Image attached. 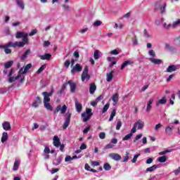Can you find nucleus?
Here are the masks:
<instances>
[{"instance_id": "f257e3e1", "label": "nucleus", "mask_w": 180, "mask_h": 180, "mask_svg": "<svg viewBox=\"0 0 180 180\" xmlns=\"http://www.w3.org/2000/svg\"><path fill=\"white\" fill-rule=\"evenodd\" d=\"M144 128V122L141 120H139L136 122L134 123V127L131 129V133H136L138 130H141Z\"/></svg>"}, {"instance_id": "f03ea898", "label": "nucleus", "mask_w": 180, "mask_h": 180, "mask_svg": "<svg viewBox=\"0 0 180 180\" xmlns=\"http://www.w3.org/2000/svg\"><path fill=\"white\" fill-rule=\"evenodd\" d=\"M94 114L92 113V109L87 108L86 109V112L82 113V117H83V122H86L91 117H92Z\"/></svg>"}, {"instance_id": "7ed1b4c3", "label": "nucleus", "mask_w": 180, "mask_h": 180, "mask_svg": "<svg viewBox=\"0 0 180 180\" xmlns=\"http://www.w3.org/2000/svg\"><path fill=\"white\" fill-rule=\"evenodd\" d=\"M9 47L15 48V45H13V43L12 42H8V44L4 45L0 44V49H4V53H6V54H11L12 53V49H9Z\"/></svg>"}, {"instance_id": "20e7f679", "label": "nucleus", "mask_w": 180, "mask_h": 180, "mask_svg": "<svg viewBox=\"0 0 180 180\" xmlns=\"http://www.w3.org/2000/svg\"><path fill=\"white\" fill-rule=\"evenodd\" d=\"M28 34L25 32H18L15 34L16 39H22V41H29Z\"/></svg>"}, {"instance_id": "39448f33", "label": "nucleus", "mask_w": 180, "mask_h": 180, "mask_svg": "<svg viewBox=\"0 0 180 180\" xmlns=\"http://www.w3.org/2000/svg\"><path fill=\"white\" fill-rule=\"evenodd\" d=\"M88 66H86L84 69V71L82 73V81L83 82L85 81V79H86V81H89V79L91 78V75L88 74Z\"/></svg>"}, {"instance_id": "423d86ee", "label": "nucleus", "mask_w": 180, "mask_h": 180, "mask_svg": "<svg viewBox=\"0 0 180 180\" xmlns=\"http://www.w3.org/2000/svg\"><path fill=\"white\" fill-rule=\"evenodd\" d=\"M60 111L61 115H64L65 112H67V105H63L61 106L60 105H58L56 108V110L53 111L54 115H56V113H58V112Z\"/></svg>"}, {"instance_id": "0eeeda50", "label": "nucleus", "mask_w": 180, "mask_h": 180, "mask_svg": "<svg viewBox=\"0 0 180 180\" xmlns=\"http://www.w3.org/2000/svg\"><path fill=\"white\" fill-rule=\"evenodd\" d=\"M71 112H67L66 114V120L63 126L64 130H65V129L70 126V122H71Z\"/></svg>"}, {"instance_id": "6e6552de", "label": "nucleus", "mask_w": 180, "mask_h": 180, "mask_svg": "<svg viewBox=\"0 0 180 180\" xmlns=\"http://www.w3.org/2000/svg\"><path fill=\"white\" fill-rule=\"evenodd\" d=\"M82 71V66L79 63H77L71 70V74H75V72H81Z\"/></svg>"}, {"instance_id": "1a4fd4ad", "label": "nucleus", "mask_w": 180, "mask_h": 180, "mask_svg": "<svg viewBox=\"0 0 180 180\" xmlns=\"http://www.w3.org/2000/svg\"><path fill=\"white\" fill-rule=\"evenodd\" d=\"M109 158L114 160V161H120L122 160V156L119 153H110Z\"/></svg>"}, {"instance_id": "9d476101", "label": "nucleus", "mask_w": 180, "mask_h": 180, "mask_svg": "<svg viewBox=\"0 0 180 180\" xmlns=\"http://www.w3.org/2000/svg\"><path fill=\"white\" fill-rule=\"evenodd\" d=\"M68 84H70V92H72V94H74V92H75V90L77 89V84H75V82H73L72 80L68 81Z\"/></svg>"}, {"instance_id": "9b49d317", "label": "nucleus", "mask_w": 180, "mask_h": 180, "mask_svg": "<svg viewBox=\"0 0 180 180\" xmlns=\"http://www.w3.org/2000/svg\"><path fill=\"white\" fill-rule=\"evenodd\" d=\"M30 68H32V63H29L25 68H22L20 70L19 73L20 74H26V72H27V71H29V70H30Z\"/></svg>"}, {"instance_id": "f8f14e48", "label": "nucleus", "mask_w": 180, "mask_h": 180, "mask_svg": "<svg viewBox=\"0 0 180 180\" xmlns=\"http://www.w3.org/2000/svg\"><path fill=\"white\" fill-rule=\"evenodd\" d=\"M153 102H154V98H150L146 105V112L147 113H150V112L151 111V109H153Z\"/></svg>"}, {"instance_id": "ddd939ff", "label": "nucleus", "mask_w": 180, "mask_h": 180, "mask_svg": "<svg viewBox=\"0 0 180 180\" xmlns=\"http://www.w3.org/2000/svg\"><path fill=\"white\" fill-rule=\"evenodd\" d=\"M37 57H39V58H41L43 60H46L47 61H50V60H51V55L50 53H45L44 55H37Z\"/></svg>"}, {"instance_id": "4468645a", "label": "nucleus", "mask_w": 180, "mask_h": 180, "mask_svg": "<svg viewBox=\"0 0 180 180\" xmlns=\"http://www.w3.org/2000/svg\"><path fill=\"white\" fill-rule=\"evenodd\" d=\"M174 71H176V65H171L167 67L165 72H174Z\"/></svg>"}, {"instance_id": "2eb2a0df", "label": "nucleus", "mask_w": 180, "mask_h": 180, "mask_svg": "<svg viewBox=\"0 0 180 180\" xmlns=\"http://www.w3.org/2000/svg\"><path fill=\"white\" fill-rule=\"evenodd\" d=\"M53 146L55 147H60L61 146V142H60V138L58 136H55L53 137Z\"/></svg>"}, {"instance_id": "dca6fc26", "label": "nucleus", "mask_w": 180, "mask_h": 180, "mask_svg": "<svg viewBox=\"0 0 180 180\" xmlns=\"http://www.w3.org/2000/svg\"><path fill=\"white\" fill-rule=\"evenodd\" d=\"M75 108L77 110V112L80 113L81 110H82V104L78 103V99L75 98Z\"/></svg>"}, {"instance_id": "f3484780", "label": "nucleus", "mask_w": 180, "mask_h": 180, "mask_svg": "<svg viewBox=\"0 0 180 180\" xmlns=\"http://www.w3.org/2000/svg\"><path fill=\"white\" fill-rule=\"evenodd\" d=\"M3 129L4 130H6V131H8V130H11V123L9 122H4L2 124Z\"/></svg>"}, {"instance_id": "a211bd4d", "label": "nucleus", "mask_w": 180, "mask_h": 180, "mask_svg": "<svg viewBox=\"0 0 180 180\" xmlns=\"http://www.w3.org/2000/svg\"><path fill=\"white\" fill-rule=\"evenodd\" d=\"M42 95H44V103H50V97L49 96V93L47 91H44Z\"/></svg>"}, {"instance_id": "6ab92c4d", "label": "nucleus", "mask_w": 180, "mask_h": 180, "mask_svg": "<svg viewBox=\"0 0 180 180\" xmlns=\"http://www.w3.org/2000/svg\"><path fill=\"white\" fill-rule=\"evenodd\" d=\"M96 91V84L95 83H91L90 84L89 87V92L91 95H94L95 94V91Z\"/></svg>"}, {"instance_id": "aec40b11", "label": "nucleus", "mask_w": 180, "mask_h": 180, "mask_svg": "<svg viewBox=\"0 0 180 180\" xmlns=\"http://www.w3.org/2000/svg\"><path fill=\"white\" fill-rule=\"evenodd\" d=\"M26 43H27V41H15V43H13V45H14L15 47H25V44H26Z\"/></svg>"}, {"instance_id": "412c9836", "label": "nucleus", "mask_w": 180, "mask_h": 180, "mask_svg": "<svg viewBox=\"0 0 180 180\" xmlns=\"http://www.w3.org/2000/svg\"><path fill=\"white\" fill-rule=\"evenodd\" d=\"M15 3L17 4L18 6L23 11L25 9V3L23 2V0H15Z\"/></svg>"}, {"instance_id": "4be33fe9", "label": "nucleus", "mask_w": 180, "mask_h": 180, "mask_svg": "<svg viewBox=\"0 0 180 180\" xmlns=\"http://www.w3.org/2000/svg\"><path fill=\"white\" fill-rule=\"evenodd\" d=\"M167 103V97H162V99L159 100L156 103V106H160V105H165Z\"/></svg>"}, {"instance_id": "5701e85b", "label": "nucleus", "mask_w": 180, "mask_h": 180, "mask_svg": "<svg viewBox=\"0 0 180 180\" xmlns=\"http://www.w3.org/2000/svg\"><path fill=\"white\" fill-rule=\"evenodd\" d=\"M40 103H41V98L38 96L37 97L35 101L32 103V106H34V108H37Z\"/></svg>"}, {"instance_id": "b1692460", "label": "nucleus", "mask_w": 180, "mask_h": 180, "mask_svg": "<svg viewBox=\"0 0 180 180\" xmlns=\"http://www.w3.org/2000/svg\"><path fill=\"white\" fill-rule=\"evenodd\" d=\"M113 72H115V70H111L110 73L107 74L108 82H112V79H113Z\"/></svg>"}, {"instance_id": "393cba45", "label": "nucleus", "mask_w": 180, "mask_h": 180, "mask_svg": "<svg viewBox=\"0 0 180 180\" xmlns=\"http://www.w3.org/2000/svg\"><path fill=\"white\" fill-rule=\"evenodd\" d=\"M133 64V61L131 60H126L124 63H122L121 65V70H124L127 65H131Z\"/></svg>"}, {"instance_id": "a878e982", "label": "nucleus", "mask_w": 180, "mask_h": 180, "mask_svg": "<svg viewBox=\"0 0 180 180\" xmlns=\"http://www.w3.org/2000/svg\"><path fill=\"white\" fill-rule=\"evenodd\" d=\"M149 61L150 63H153V64H161L162 63V60H161L160 59H155L154 58H150L149 59Z\"/></svg>"}, {"instance_id": "bb28decb", "label": "nucleus", "mask_w": 180, "mask_h": 180, "mask_svg": "<svg viewBox=\"0 0 180 180\" xmlns=\"http://www.w3.org/2000/svg\"><path fill=\"white\" fill-rule=\"evenodd\" d=\"M84 169L86 171H90V172H98V171L96 169L91 168V166H89V165L88 163L85 164Z\"/></svg>"}, {"instance_id": "cd10ccee", "label": "nucleus", "mask_w": 180, "mask_h": 180, "mask_svg": "<svg viewBox=\"0 0 180 180\" xmlns=\"http://www.w3.org/2000/svg\"><path fill=\"white\" fill-rule=\"evenodd\" d=\"M172 129H174V127L167 126L165 129V132L168 136H171L172 134Z\"/></svg>"}, {"instance_id": "c85d7f7f", "label": "nucleus", "mask_w": 180, "mask_h": 180, "mask_svg": "<svg viewBox=\"0 0 180 180\" xmlns=\"http://www.w3.org/2000/svg\"><path fill=\"white\" fill-rule=\"evenodd\" d=\"M157 168H158V165H154L151 166L150 167H148L146 169V172H153V171H155V169H157Z\"/></svg>"}, {"instance_id": "c756f323", "label": "nucleus", "mask_w": 180, "mask_h": 180, "mask_svg": "<svg viewBox=\"0 0 180 180\" xmlns=\"http://www.w3.org/2000/svg\"><path fill=\"white\" fill-rule=\"evenodd\" d=\"M133 134L134 133L131 132V133L128 134L124 138H122V141H126L127 140H130V139H131V137H133Z\"/></svg>"}, {"instance_id": "7c9ffc66", "label": "nucleus", "mask_w": 180, "mask_h": 180, "mask_svg": "<svg viewBox=\"0 0 180 180\" xmlns=\"http://www.w3.org/2000/svg\"><path fill=\"white\" fill-rule=\"evenodd\" d=\"M8 140V132H3L1 136V143H5Z\"/></svg>"}, {"instance_id": "2f4dec72", "label": "nucleus", "mask_w": 180, "mask_h": 180, "mask_svg": "<svg viewBox=\"0 0 180 180\" xmlns=\"http://www.w3.org/2000/svg\"><path fill=\"white\" fill-rule=\"evenodd\" d=\"M31 51L30 49H27V51H25V52L24 53V54L21 56V60H26V57H27V56H29V54H30Z\"/></svg>"}, {"instance_id": "473e14b6", "label": "nucleus", "mask_w": 180, "mask_h": 180, "mask_svg": "<svg viewBox=\"0 0 180 180\" xmlns=\"http://www.w3.org/2000/svg\"><path fill=\"white\" fill-rule=\"evenodd\" d=\"M12 65H13V60H10L4 64V67L6 70H8V68H11Z\"/></svg>"}, {"instance_id": "72a5a7b5", "label": "nucleus", "mask_w": 180, "mask_h": 180, "mask_svg": "<svg viewBox=\"0 0 180 180\" xmlns=\"http://www.w3.org/2000/svg\"><path fill=\"white\" fill-rule=\"evenodd\" d=\"M167 160H168V158L166 155H163L158 158V161H159V162H165Z\"/></svg>"}, {"instance_id": "f704fd0d", "label": "nucleus", "mask_w": 180, "mask_h": 180, "mask_svg": "<svg viewBox=\"0 0 180 180\" xmlns=\"http://www.w3.org/2000/svg\"><path fill=\"white\" fill-rule=\"evenodd\" d=\"M111 99H112V101H113L115 103H117V102H119V94H115L112 95Z\"/></svg>"}, {"instance_id": "c9c22d12", "label": "nucleus", "mask_w": 180, "mask_h": 180, "mask_svg": "<svg viewBox=\"0 0 180 180\" xmlns=\"http://www.w3.org/2000/svg\"><path fill=\"white\" fill-rule=\"evenodd\" d=\"M110 106V104L109 103L105 104L104 105V107L103 108V110H101V113H106V112H108V110L109 109Z\"/></svg>"}, {"instance_id": "e433bc0d", "label": "nucleus", "mask_w": 180, "mask_h": 180, "mask_svg": "<svg viewBox=\"0 0 180 180\" xmlns=\"http://www.w3.org/2000/svg\"><path fill=\"white\" fill-rule=\"evenodd\" d=\"M115 116H116V109L112 110V111L111 112L108 122H112V120H113V117H115Z\"/></svg>"}, {"instance_id": "4c0bfd02", "label": "nucleus", "mask_w": 180, "mask_h": 180, "mask_svg": "<svg viewBox=\"0 0 180 180\" xmlns=\"http://www.w3.org/2000/svg\"><path fill=\"white\" fill-rule=\"evenodd\" d=\"M44 108L47 109V110H51V112H52L53 107L51 106V105H50V103H44Z\"/></svg>"}, {"instance_id": "58836bf2", "label": "nucleus", "mask_w": 180, "mask_h": 180, "mask_svg": "<svg viewBox=\"0 0 180 180\" xmlns=\"http://www.w3.org/2000/svg\"><path fill=\"white\" fill-rule=\"evenodd\" d=\"M19 169V160H15L14 162L13 171H18Z\"/></svg>"}, {"instance_id": "ea45409f", "label": "nucleus", "mask_w": 180, "mask_h": 180, "mask_svg": "<svg viewBox=\"0 0 180 180\" xmlns=\"http://www.w3.org/2000/svg\"><path fill=\"white\" fill-rule=\"evenodd\" d=\"M47 67V65H42L37 70V74H41V72H43V71H44V70H46V68Z\"/></svg>"}, {"instance_id": "a19ab883", "label": "nucleus", "mask_w": 180, "mask_h": 180, "mask_svg": "<svg viewBox=\"0 0 180 180\" xmlns=\"http://www.w3.org/2000/svg\"><path fill=\"white\" fill-rule=\"evenodd\" d=\"M61 161H63V159L60 157L58 158L53 161V165H60V164H61Z\"/></svg>"}, {"instance_id": "79ce46f5", "label": "nucleus", "mask_w": 180, "mask_h": 180, "mask_svg": "<svg viewBox=\"0 0 180 180\" xmlns=\"http://www.w3.org/2000/svg\"><path fill=\"white\" fill-rule=\"evenodd\" d=\"M103 168L105 171H110V169H112V166H110L109 163H105L103 165Z\"/></svg>"}, {"instance_id": "37998d69", "label": "nucleus", "mask_w": 180, "mask_h": 180, "mask_svg": "<svg viewBox=\"0 0 180 180\" xmlns=\"http://www.w3.org/2000/svg\"><path fill=\"white\" fill-rule=\"evenodd\" d=\"M171 27H172V25L171 23L169 24H167V22H165L163 24V27L164 29H165L166 30H169V29H171Z\"/></svg>"}, {"instance_id": "c03bdc74", "label": "nucleus", "mask_w": 180, "mask_h": 180, "mask_svg": "<svg viewBox=\"0 0 180 180\" xmlns=\"http://www.w3.org/2000/svg\"><path fill=\"white\" fill-rule=\"evenodd\" d=\"M140 157V153H138L136 155H135L133 158V159L131 160V162L132 164H135V162H137V159Z\"/></svg>"}, {"instance_id": "a18cd8bd", "label": "nucleus", "mask_w": 180, "mask_h": 180, "mask_svg": "<svg viewBox=\"0 0 180 180\" xmlns=\"http://www.w3.org/2000/svg\"><path fill=\"white\" fill-rule=\"evenodd\" d=\"M165 8H167V4H163L160 8V14L164 15L165 13Z\"/></svg>"}, {"instance_id": "49530a36", "label": "nucleus", "mask_w": 180, "mask_h": 180, "mask_svg": "<svg viewBox=\"0 0 180 180\" xmlns=\"http://www.w3.org/2000/svg\"><path fill=\"white\" fill-rule=\"evenodd\" d=\"M102 25V21L101 20H96L93 26H94V27H98V26H101Z\"/></svg>"}, {"instance_id": "de8ad7c7", "label": "nucleus", "mask_w": 180, "mask_h": 180, "mask_svg": "<svg viewBox=\"0 0 180 180\" xmlns=\"http://www.w3.org/2000/svg\"><path fill=\"white\" fill-rule=\"evenodd\" d=\"M127 161H129V152H126L122 162H127Z\"/></svg>"}, {"instance_id": "09e8293b", "label": "nucleus", "mask_w": 180, "mask_h": 180, "mask_svg": "<svg viewBox=\"0 0 180 180\" xmlns=\"http://www.w3.org/2000/svg\"><path fill=\"white\" fill-rule=\"evenodd\" d=\"M94 57L95 60H98V58H99V51L96 50L94 51Z\"/></svg>"}, {"instance_id": "8fccbe9b", "label": "nucleus", "mask_w": 180, "mask_h": 180, "mask_svg": "<svg viewBox=\"0 0 180 180\" xmlns=\"http://www.w3.org/2000/svg\"><path fill=\"white\" fill-rule=\"evenodd\" d=\"M91 167H98V166L101 165V163H99V162H96V161H91Z\"/></svg>"}, {"instance_id": "3c124183", "label": "nucleus", "mask_w": 180, "mask_h": 180, "mask_svg": "<svg viewBox=\"0 0 180 180\" xmlns=\"http://www.w3.org/2000/svg\"><path fill=\"white\" fill-rule=\"evenodd\" d=\"M168 153H171V150H165L159 153V155H165V154H168Z\"/></svg>"}, {"instance_id": "603ef678", "label": "nucleus", "mask_w": 180, "mask_h": 180, "mask_svg": "<svg viewBox=\"0 0 180 180\" xmlns=\"http://www.w3.org/2000/svg\"><path fill=\"white\" fill-rule=\"evenodd\" d=\"M120 127H122V121L118 120L116 125V130H120Z\"/></svg>"}, {"instance_id": "864d4df0", "label": "nucleus", "mask_w": 180, "mask_h": 180, "mask_svg": "<svg viewBox=\"0 0 180 180\" xmlns=\"http://www.w3.org/2000/svg\"><path fill=\"white\" fill-rule=\"evenodd\" d=\"M106 137V134H105V132H101L99 134V139H101V140H105Z\"/></svg>"}, {"instance_id": "5fc2aeb1", "label": "nucleus", "mask_w": 180, "mask_h": 180, "mask_svg": "<svg viewBox=\"0 0 180 180\" xmlns=\"http://www.w3.org/2000/svg\"><path fill=\"white\" fill-rule=\"evenodd\" d=\"M148 54L150 56V57H155V51H154L153 49L148 51Z\"/></svg>"}, {"instance_id": "6e6d98bb", "label": "nucleus", "mask_w": 180, "mask_h": 180, "mask_svg": "<svg viewBox=\"0 0 180 180\" xmlns=\"http://www.w3.org/2000/svg\"><path fill=\"white\" fill-rule=\"evenodd\" d=\"M141 137H143V134H138L136 135V136L135 137L134 140V143H136L137 141V140H140V139H141Z\"/></svg>"}, {"instance_id": "4d7b16f0", "label": "nucleus", "mask_w": 180, "mask_h": 180, "mask_svg": "<svg viewBox=\"0 0 180 180\" xmlns=\"http://www.w3.org/2000/svg\"><path fill=\"white\" fill-rule=\"evenodd\" d=\"M44 153V154H50V148H49V146H45Z\"/></svg>"}, {"instance_id": "13d9d810", "label": "nucleus", "mask_w": 180, "mask_h": 180, "mask_svg": "<svg viewBox=\"0 0 180 180\" xmlns=\"http://www.w3.org/2000/svg\"><path fill=\"white\" fill-rule=\"evenodd\" d=\"M143 36L148 38L151 37V35H149L148 32L146 29L143 30Z\"/></svg>"}, {"instance_id": "bf43d9fd", "label": "nucleus", "mask_w": 180, "mask_h": 180, "mask_svg": "<svg viewBox=\"0 0 180 180\" xmlns=\"http://www.w3.org/2000/svg\"><path fill=\"white\" fill-rule=\"evenodd\" d=\"M174 77H175V75L172 74L170 75L166 79L167 82H169L170 81H172V78H174Z\"/></svg>"}, {"instance_id": "052dcab7", "label": "nucleus", "mask_w": 180, "mask_h": 180, "mask_svg": "<svg viewBox=\"0 0 180 180\" xmlns=\"http://www.w3.org/2000/svg\"><path fill=\"white\" fill-rule=\"evenodd\" d=\"M110 54H112V56H117V54H119V51H117V49H114L110 51Z\"/></svg>"}, {"instance_id": "680f3d73", "label": "nucleus", "mask_w": 180, "mask_h": 180, "mask_svg": "<svg viewBox=\"0 0 180 180\" xmlns=\"http://www.w3.org/2000/svg\"><path fill=\"white\" fill-rule=\"evenodd\" d=\"M15 81H16V77H11L10 76L9 78H8V82H15Z\"/></svg>"}, {"instance_id": "e2e57ef3", "label": "nucleus", "mask_w": 180, "mask_h": 180, "mask_svg": "<svg viewBox=\"0 0 180 180\" xmlns=\"http://www.w3.org/2000/svg\"><path fill=\"white\" fill-rule=\"evenodd\" d=\"M71 64V61L70 60H66L64 63V67H65L66 68H68V67H70V65Z\"/></svg>"}, {"instance_id": "0e129e2a", "label": "nucleus", "mask_w": 180, "mask_h": 180, "mask_svg": "<svg viewBox=\"0 0 180 180\" xmlns=\"http://www.w3.org/2000/svg\"><path fill=\"white\" fill-rule=\"evenodd\" d=\"M103 95H100L98 97L96 98L97 103L101 102L102 99H103Z\"/></svg>"}, {"instance_id": "69168bd1", "label": "nucleus", "mask_w": 180, "mask_h": 180, "mask_svg": "<svg viewBox=\"0 0 180 180\" xmlns=\"http://www.w3.org/2000/svg\"><path fill=\"white\" fill-rule=\"evenodd\" d=\"M89 130H91V127H86L84 130H83V133L84 134H86V133H88V131H89Z\"/></svg>"}, {"instance_id": "338daca9", "label": "nucleus", "mask_w": 180, "mask_h": 180, "mask_svg": "<svg viewBox=\"0 0 180 180\" xmlns=\"http://www.w3.org/2000/svg\"><path fill=\"white\" fill-rule=\"evenodd\" d=\"M174 174L176 175H179L180 174V167H178V169H175L174 171Z\"/></svg>"}, {"instance_id": "774afa93", "label": "nucleus", "mask_w": 180, "mask_h": 180, "mask_svg": "<svg viewBox=\"0 0 180 180\" xmlns=\"http://www.w3.org/2000/svg\"><path fill=\"white\" fill-rule=\"evenodd\" d=\"M63 8H64L65 11H70V6H67L65 4L62 5Z\"/></svg>"}]
</instances>
